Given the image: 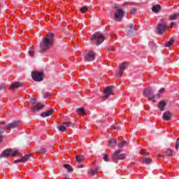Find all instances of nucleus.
<instances>
[{
  "mask_svg": "<svg viewBox=\"0 0 179 179\" xmlns=\"http://www.w3.org/2000/svg\"><path fill=\"white\" fill-rule=\"evenodd\" d=\"M153 101H154V103H156V101L154 100Z\"/></svg>",
  "mask_w": 179,
  "mask_h": 179,
  "instance_id": "864d4df0",
  "label": "nucleus"
},
{
  "mask_svg": "<svg viewBox=\"0 0 179 179\" xmlns=\"http://www.w3.org/2000/svg\"><path fill=\"white\" fill-rule=\"evenodd\" d=\"M72 126L71 122H64L62 124L57 125V129L61 132H65L66 131V128H69V127Z\"/></svg>",
  "mask_w": 179,
  "mask_h": 179,
  "instance_id": "6e6552de",
  "label": "nucleus"
},
{
  "mask_svg": "<svg viewBox=\"0 0 179 179\" xmlns=\"http://www.w3.org/2000/svg\"><path fill=\"white\" fill-rule=\"evenodd\" d=\"M76 163H82L83 162V157L82 155L76 156Z\"/></svg>",
  "mask_w": 179,
  "mask_h": 179,
  "instance_id": "393cba45",
  "label": "nucleus"
},
{
  "mask_svg": "<svg viewBox=\"0 0 179 179\" xmlns=\"http://www.w3.org/2000/svg\"><path fill=\"white\" fill-rule=\"evenodd\" d=\"M108 51H109V52H113V51H114V48H113V46L109 47V48H108Z\"/></svg>",
  "mask_w": 179,
  "mask_h": 179,
  "instance_id": "c03bdc74",
  "label": "nucleus"
},
{
  "mask_svg": "<svg viewBox=\"0 0 179 179\" xmlns=\"http://www.w3.org/2000/svg\"><path fill=\"white\" fill-rule=\"evenodd\" d=\"M5 89V84L1 83L0 84V90H3Z\"/></svg>",
  "mask_w": 179,
  "mask_h": 179,
  "instance_id": "ea45409f",
  "label": "nucleus"
},
{
  "mask_svg": "<svg viewBox=\"0 0 179 179\" xmlns=\"http://www.w3.org/2000/svg\"><path fill=\"white\" fill-rule=\"evenodd\" d=\"M179 17V13H173L169 15V20H177Z\"/></svg>",
  "mask_w": 179,
  "mask_h": 179,
  "instance_id": "412c9836",
  "label": "nucleus"
},
{
  "mask_svg": "<svg viewBox=\"0 0 179 179\" xmlns=\"http://www.w3.org/2000/svg\"><path fill=\"white\" fill-rule=\"evenodd\" d=\"M125 5H134V3L126 2V3H123V6H125Z\"/></svg>",
  "mask_w": 179,
  "mask_h": 179,
  "instance_id": "37998d69",
  "label": "nucleus"
},
{
  "mask_svg": "<svg viewBox=\"0 0 179 179\" xmlns=\"http://www.w3.org/2000/svg\"><path fill=\"white\" fill-rule=\"evenodd\" d=\"M80 10L82 12V13H86V11L87 10V6H84L80 8Z\"/></svg>",
  "mask_w": 179,
  "mask_h": 179,
  "instance_id": "f704fd0d",
  "label": "nucleus"
},
{
  "mask_svg": "<svg viewBox=\"0 0 179 179\" xmlns=\"http://www.w3.org/2000/svg\"><path fill=\"white\" fill-rule=\"evenodd\" d=\"M125 159V155L121 154V150H117L112 155V159L117 160H124Z\"/></svg>",
  "mask_w": 179,
  "mask_h": 179,
  "instance_id": "0eeeda50",
  "label": "nucleus"
},
{
  "mask_svg": "<svg viewBox=\"0 0 179 179\" xmlns=\"http://www.w3.org/2000/svg\"><path fill=\"white\" fill-rule=\"evenodd\" d=\"M174 44V39L173 38H170L168 42L165 43V47H171Z\"/></svg>",
  "mask_w": 179,
  "mask_h": 179,
  "instance_id": "5701e85b",
  "label": "nucleus"
},
{
  "mask_svg": "<svg viewBox=\"0 0 179 179\" xmlns=\"http://www.w3.org/2000/svg\"><path fill=\"white\" fill-rule=\"evenodd\" d=\"M40 152H41V153H42L43 155H45L47 150H45V148H41V149L40 150Z\"/></svg>",
  "mask_w": 179,
  "mask_h": 179,
  "instance_id": "58836bf2",
  "label": "nucleus"
},
{
  "mask_svg": "<svg viewBox=\"0 0 179 179\" xmlns=\"http://www.w3.org/2000/svg\"><path fill=\"white\" fill-rule=\"evenodd\" d=\"M158 157H166V155H158Z\"/></svg>",
  "mask_w": 179,
  "mask_h": 179,
  "instance_id": "8fccbe9b",
  "label": "nucleus"
},
{
  "mask_svg": "<svg viewBox=\"0 0 179 179\" xmlns=\"http://www.w3.org/2000/svg\"><path fill=\"white\" fill-rule=\"evenodd\" d=\"M54 43V34L48 33L46 36L42 40L40 44L41 50L42 51H47L49 48L52 47V43Z\"/></svg>",
  "mask_w": 179,
  "mask_h": 179,
  "instance_id": "f257e3e1",
  "label": "nucleus"
},
{
  "mask_svg": "<svg viewBox=\"0 0 179 179\" xmlns=\"http://www.w3.org/2000/svg\"><path fill=\"white\" fill-rule=\"evenodd\" d=\"M150 44H152L153 45V43H150Z\"/></svg>",
  "mask_w": 179,
  "mask_h": 179,
  "instance_id": "6e6d98bb",
  "label": "nucleus"
},
{
  "mask_svg": "<svg viewBox=\"0 0 179 179\" xmlns=\"http://www.w3.org/2000/svg\"><path fill=\"white\" fill-rule=\"evenodd\" d=\"M63 166L64 167V169H66V170L67 171H69V173H72V171H73V168H72V166L69 165V164H64Z\"/></svg>",
  "mask_w": 179,
  "mask_h": 179,
  "instance_id": "4be33fe9",
  "label": "nucleus"
},
{
  "mask_svg": "<svg viewBox=\"0 0 179 179\" xmlns=\"http://www.w3.org/2000/svg\"><path fill=\"white\" fill-rule=\"evenodd\" d=\"M135 31V25L134 24H129L126 28V32L127 34H132Z\"/></svg>",
  "mask_w": 179,
  "mask_h": 179,
  "instance_id": "dca6fc26",
  "label": "nucleus"
},
{
  "mask_svg": "<svg viewBox=\"0 0 179 179\" xmlns=\"http://www.w3.org/2000/svg\"><path fill=\"white\" fill-rule=\"evenodd\" d=\"M85 61H87L88 62H90V52H88L87 54H85Z\"/></svg>",
  "mask_w": 179,
  "mask_h": 179,
  "instance_id": "2f4dec72",
  "label": "nucleus"
},
{
  "mask_svg": "<svg viewBox=\"0 0 179 179\" xmlns=\"http://www.w3.org/2000/svg\"><path fill=\"white\" fill-rule=\"evenodd\" d=\"M18 153L19 150L8 148L2 152L1 156L2 157H9V156H13V157H15V156H16Z\"/></svg>",
  "mask_w": 179,
  "mask_h": 179,
  "instance_id": "39448f33",
  "label": "nucleus"
},
{
  "mask_svg": "<svg viewBox=\"0 0 179 179\" xmlns=\"http://www.w3.org/2000/svg\"><path fill=\"white\" fill-rule=\"evenodd\" d=\"M125 64V62H123L119 66V69L117 71V76H118V78H121V73H124V71H125L127 68Z\"/></svg>",
  "mask_w": 179,
  "mask_h": 179,
  "instance_id": "f8f14e48",
  "label": "nucleus"
},
{
  "mask_svg": "<svg viewBox=\"0 0 179 179\" xmlns=\"http://www.w3.org/2000/svg\"><path fill=\"white\" fill-rule=\"evenodd\" d=\"M103 160H104V162H108V155H106L103 157Z\"/></svg>",
  "mask_w": 179,
  "mask_h": 179,
  "instance_id": "a19ab883",
  "label": "nucleus"
},
{
  "mask_svg": "<svg viewBox=\"0 0 179 179\" xmlns=\"http://www.w3.org/2000/svg\"><path fill=\"white\" fill-rule=\"evenodd\" d=\"M165 113H170L169 111H166Z\"/></svg>",
  "mask_w": 179,
  "mask_h": 179,
  "instance_id": "603ef678",
  "label": "nucleus"
},
{
  "mask_svg": "<svg viewBox=\"0 0 179 179\" xmlns=\"http://www.w3.org/2000/svg\"><path fill=\"white\" fill-rule=\"evenodd\" d=\"M31 78L35 82H42L43 80V72H32Z\"/></svg>",
  "mask_w": 179,
  "mask_h": 179,
  "instance_id": "9d476101",
  "label": "nucleus"
},
{
  "mask_svg": "<svg viewBox=\"0 0 179 179\" xmlns=\"http://www.w3.org/2000/svg\"><path fill=\"white\" fill-rule=\"evenodd\" d=\"M141 155H143L144 156H146V152H145V150H141Z\"/></svg>",
  "mask_w": 179,
  "mask_h": 179,
  "instance_id": "49530a36",
  "label": "nucleus"
},
{
  "mask_svg": "<svg viewBox=\"0 0 179 179\" xmlns=\"http://www.w3.org/2000/svg\"><path fill=\"white\" fill-rule=\"evenodd\" d=\"M166 107H167V103L164 101H160L158 103V108L160 111H164L166 110Z\"/></svg>",
  "mask_w": 179,
  "mask_h": 179,
  "instance_id": "f3484780",
  "label": "nucleus"
},
{
  "mask_svg": "<svg viewBox=\"0 0 179 179\" xmlns=\"http://www.w3.org/2000/svg\"><path fill=\"white\" fill-rule=\"evenodd\" d=\"M164 92H166V89H164V88H161L159 90V93H164Z\"/></svg>",
  "mask_w": 179,
  "mask_h": 179,
  "instance_id": "79ce46f5",
  "label": "nucleus"
},
{
  "mask_svg": "<svg viewBox=\"0 0 179 179\" xmlns=\"http://www.w3.org/2000/svg\"><path fill=\"white\" fill-rule=\"evenodd\" d=\"M143 96H144V97H147L148 100L150 101V100H154V99H156V97H160V94H157L155 95L153 94V90L152 87H148L144 89Z\"/></svg>",
  "mask_w": 179,
  "mask_h": 179,
  "instance_id": "7ed1b4c3",
  "label": "nucleus"
},
{
  "mask_svg": "<svg viewBox=\"0 0 179 179\" xmlns=\"http://www.w3.org/2000/svg\"><path fill=\"white\" fill-rule=\"evenodd\" d=\"M104 40H106V38L101 32H95L91 38V41L96 45H100V44L104 42Z\"/></svg>",
  "mask_w": 179,
  "mask_h": 179,
  "instance_id": "f03ea898",
  "label": "nucleus"
},
{
  "mask_svg": "<svg viewBox=\"0 0 179 179\" xmlns=\"http://www.w3.org/2000/svg\"><path fill=\"white\" fill-rule=\"evenodd\" d=\"M173 26H174V22H171L170 24L171 29H173Z\"/></svg>",
  "mask_w": 179,
  "mask_h": 179,
  "instance_id": "de8ad7c7",
  "label": "nucleus"
},
{
  "mask_svg": "<svg viewBox=\"0 0 179 179\" xmlns=\"http://www.w3.org/2000/svg\"><path fill=\"white\" fill-rule=\"evenodd\" d=\"M18 87H24L23 83L19 82H15L11 85H10V90H15V89H18Z\"/></svg>",
  "mask_w": 179,
  "mask_h": 179,
  "instance_id": "ddd939ff",
  "label": "nucleus"
},
{
  "mask_svg": "<svg viewBox=\"0 0 179 179\" xmlns=\"http://www.w3.org/2000/svg\"><path fill=\"white\" fill-rule=\"evenodd\" d=\"M124 13H125V11L122 10V9H117L114 15L115 20L116 22H121L124 17Z\"/></svg>",
  "mask_w": 179,
  "mask_h": 179,
  "instance_id": "1a4fd4ad",
  "label": "nucleus"
},
{
  "mask_svg": "<svg viewBox=\"0 0 179 179\" xmlns=\"http://www.w3.org/2000/svg\"><path fill=\"white\" fill-rule=\"evenodd\" d=\"M143 164H150L152 163V159L150 158H143Z\"/></svg>",
  "mask_w": 179,
  "mask_h": 179,
  "instance_id": "b1692460",
  "label": "nucleus"
},
{
  "mask_svg": "<svg viewBox=\"0 0 179 179\" xmlns=\"http://www.w3.org/2000/svg\"><path fill=\"white\" fill-rule=\"evenodd\" d=\"M162 9V7H160V5L157 4L155 6H153L152 8V12H155V13H159Z\"/></svg>",
  "mask_w": 179,
  "mask_h": 179,
  "instance_id": "aec40b11",
  "label": "nucleus"
},
{
  "mask_svg": "<svg viewBox=\"0 0 179 179\" xmlns=\"http://www.w3.org/2000/svg\"><path fill=\"white\" fill-rule=\"evenodd\" d=\"M165 156H173V150L168 149L165 151Z\"/></svg>",
  "mask_w": 179,
  "mask_h": 179,
  "instance_id": "c85d7f7f",
  "label": "nucleus"
},
{
  "mask_svg": "<svg viewBox=\"0 0 179 179\" xmlns=\"http://www.w3.org/2000/svg\"><path fill=\"white\" fill-rule=\"evenodd\" d=\"M34 46L32 45L29 50V55L30 57H34Z\"/></svg>",
  "mask_w": 179,
  "mask_h": 179,
  "instance_id": "a878e982",
  "label": "nucleus"
},
{
  "mask_svg": "<svg viewBox=\"0 0 179 179\" xmlns=\"http://www.w3.org/2000/svg\"><path fill=\"white\" fill-rule=\"evenodd\" d=\"M127 141H122V142H121V143H119L118 144H117V146H118V148H124V146H127Z\"/></svg>",
  "mask_w": 179,
  "mask_h": 179,
  "instance_id": "cd10ccee",
  "label": "nucleus"
},
{
  "mask_svg": "<svg viewBox=\"0 0 179 179\" xmlns=\"http://www.w3.org/2000/svg\"><path fill=\"white\" fill-rule=\"evenodd\" d=\"M30 157H31V154H28L22 157V158L15 160V163H23V162H26V160H28Z\"/></svg>",
  "mask_w": 179,
  "mask_h": 179,
  "instance_id": "a211bd4d",
  "label": "nucleus"
},
{
  "mask_svg": "<svg viewBox=\"0 0 179 179\" xmlns=\"http://www.w3.org/2000/svg\"><path fill=\"white\" fill-rule=\"evenodd\" d=\"M146 156H149V152H145Z\"/></svg>",
  "mask_w": 179,
  "mask_h": 179,
  "instance_id": "3c124183",
  "label": "nucleus"
},
{
  "mask_svg": "<svg viewBox=\"0 0 179 179\" xmlns=\"http://www.w3.org/2000/svg\"><path fill=\"white\" fill-rule=\"evenodd\" d=\"M169 29H170V27L167 26V19L162 18L161 20V22L158 24L157 27V30L158 33H161V34L166 33V31H167Z\"/></svg>",
  "mask_w": 179,
  "mask_h": 179,
  "instance_id": "20e7f679",
  "label": "nucleus"
},
{
  "mask_svg": "<svg viewBox=\"0 0 179 179\" xmlns=\"http://www.w3.org/2000/svg\"><path fill=\"white\" fill-rule=\"evenodd\" d=\"M2 141H3L2 131H0V142H2Z\"/></svg>",
  "mask_w": 179,
  "mask_h": 179,
  "instance_id": "a18cd8bd",
  "label": "nucleus"
},
{
  "mask_svg": "<svg viewBox=\"0 0 179 179\" xmlns=\"http://www.w3.org/2000/svg\"><path fill=\"white\" fill-rule=\"evenodd\" d=\"M138 10V9L136 8H134L130 13H131V15H135V13H136V11Z\"/></svg>",
  "mask_w": 179,
  "mask_h": 179,
  "instance_id": "4c0bfd02",
  "label": "nucleus"
},
{
  "mask_svg": "<svg viewBox=\"0 0 179 179\" xmlns=\"http://www.w3.org/2000/svg\"><path fill=\"white\" fill-rule=\"evenodd\" d=\"M77 167H78V169H83V164H80Z\"/></svg>",
  "mask_w": 179,
  "mask_h": 179,
  "instance_id": "09e8293b",
  "label": "nucleus"
},
{
  "mask_svg": "<svg viewBox=\"0 0 179 179\" xmlns=\"http://www.w3.org/2000/svg\"><path fill=\"white\" fill-rule=\"evenodd\" d=\"M45 107V106L44 104L38 103L34 106L31 111H38L39 110H43V108H44Z\"/></svg>",
  "mask_w": 179,
  "mask_h": 179,
  "instance_id": "4468645a",
  "label": "nucleus"
},
{
  "mask_svg": "<svg viewBox=\"0 0 179 179\" xmlns=\"http://www.w3.org/2000/svg\"><path fill=\"white\" fill-rule=\"evenodd\" d=\"M162 118L164 121H170V120L174 118V115L171 113H164Z\"/></svg>",
  "mask_w": 179,
  "mask_h": 179,
  "instance_id": "2eb2a0df",
  "label": "nucleus"
},
{
  "mask_svg": "<svg viewBox=\"0 0 179 179\" xmlns=\"http://www.w3.org/2000/svg\"><path fill=\"white\" fill-rule=\"evenodd\" d=\"M55 111H58L57 108H52L50 110L45 111V113H54Z\"/></svg>",
  "mask_w": 179,
  "mask_h": 179,
  "instance_id": "e433bc0d",
  "label": "nucleus"
},
{
  "mask_svg": "<svg viewBox=\"0 0 179 179\" xmlns=\"http://www.w3.org/2000/svg\"><path fill=\"white\" fill-rule=\"evenodd\" d=\"M19 127V122H14L8 124L3 129L1 130V132H4L6 129H12L13 128H17Z\"/></svg>",
  "mask_w": 179,
  "mask_h": 179,
  "instance_id": "9b49d317",
  "label": "nucleus"
},
{
  "mask_svg": "<svg viewBox=\"0 0 179 179\" xmlns=\"http://www.w3.org/2000/svg\"><path fill=\"white\" fill-rule=\"evenodd\" d=\"M96 58V54L93 51H90V61H94Z\"/></svg>",
  "mask_w": 179,
  "mask_h": 179,
  "instance_id": "7c9ffc66",
  "label": "nucleus"
},
{
  "mask_svg": "<svg viewBox=\"0 0 179 179\" xmlns=\"http://www.w3.org/2000/svg\"><path fill=\"white\" fill-rule=\"evenodd\" d=\"M76 113H86L84 108H79L76 109Z\"/></svg>",
  "mask_w": 179,
  "mask_h": 179,
  "instance_id": "72a5a7b5",
  "label": "nucleus"
},
{
  "mask_svg": "<svg viewBox=\"0 0 179 179\" xmlns=\"http://www.w3.org/2000/svg\"><path fill=\"white\" fill-rule=\"evenodd\" d=\"M50 96H51V93H50V92L43 93L44 99H48V97H50Z\"/></svg>",
  "mask_w": 179,
  "mask_h": 179,
  "instance_id": "c9c22d12",
  "label": "nucleus"
},
{
  "mask_svg": "<svg viewBox=\"0 0 179 179\" xmlns=\"http://www.w3.org/2000/svg\"><path fill=\"white\" fill-rule=\"evenodd\" d=\"M97 171H99V167H96L94 169L91 170V176H95V174H97Z\"/></svg>",
  "mask_w": 179,
  "mask_h": 179,
  "instance_id": "c756f323",
  "label": "nucleus"
},
{
  "mask_svg": "<svg viewBox=\"0 0 179 179\" xmlns=\"http://www.w3.org/2000/svg\"><path fill=\"white\" fill-rule=\"evenodd\" d=\"M113 87H114V86L111 85V86H108L105 89V90L103 91V93L105 95L103 96H101L103 101H106V100H107V99H108L110 96L113 94Z\"/></svg>",
  "mask_w": 179,
  "mask_h": 179,
  "instance_id": "423d86ee",
  "label": "nucleus"
},
{
  "mask_svg": "<svg viewBox=\"0 0 179 179\" xmlns=\"http://www.w3.org/2000/svg\"><path fill=\"white\" fill-rule=\"evenodd\" d=\"M82 114L83 115V114H86V113H83Z\"/></svg>",
  "mask_w": 179,
  "mask_h": 179,
  "instance_id": "5fc2aeb1",
  "label": "nucleus"
},
{
  "mask_svg": "<svg viewBox=\"0 0 179 179\" xmlns=\"http://www.w3.org/2000/svg\"><path fill=\"white\" fill-rule=\"evenodd\" d=\"M108 146L109 148H114L115 146H117V139L114 138L108 141Z\"/></svg>",
  "mask_w": 179,
  "mask_h": 179,
  "instance_id": "6ab92c4d",
  "label": "nucleus"
},
{
  "mask_svg": "<svg viewBox=\"0 0 179 179\" xmlns=\"http://www.w3.org/2000/svg\"><path fill=\"white\" fill-rule=\"evenodd\" d=\"M50 115H52V113H42L40 114V116L43 118H45V117H50Z\"/></svg>",
  "mask_w": 179,
  "mask_h": 179,
  "instance_id": "bb28decb",
  "label": "nucleus"
},
{
  "mask_svg": "<svg viewBox=\"0 0 179 179\" xmlns=\"http://www.w3.org/2000/svg\"><path fill=\"white\" fill-rule=\"evenodd\" d=\"M36 103H37L36 98H32L29 100V104H36Z\"/></svg>",
  "mask_w": 179,
  "mask_h": 179,
  "instance_id": "473e14b6",
  "label": "nucleus"
},
{
  "mask_svg": "<svg viewBox=\"0 0 179 179\" xmlns=\"http://www.w3.org/2000/svg\"><path fill=\"white\" fill-rule=\"evenodd\" d=\"M0 6H1V4H0Z\"/></svg>",
  "mask_w": 179,
  "mask_h": 179,
  "instance_id": "4d7b16f0",
  "label": "nucleus"
}]
</instances>
